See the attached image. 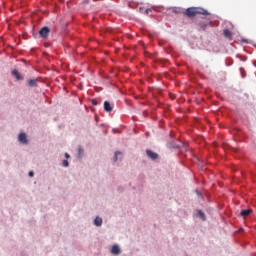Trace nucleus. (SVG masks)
Segmentation results:
<instances>
[{
    "label": "nucleus",
    "instance_id": "423d86ee",
    "mask_svg": "<svg viewBox=\"0 0 256 256\" xmlns=\"http://www.w3.org/2000/svg\"><path fill=\"white\" fill-rule=\"evenodd\" d=\"M146 154H147V156H148L150 159H153V160H155V159H157V157H159V155H158L157 153H155V152H153V151H151V150H147V151H146Z\"/></svg>",
    "mask_w": 256,
    "mask_h": 256
},
{
    "label": "nucleus",
    "instance_id": "f257e3e1",
    "mask_svg": "<svg viewBox=\"0 0 256 256\" xmlns=\"http://www.w3.org/2000/svg\"><path fill=\"white\" fill-rule=\"evenodd\" d=\"M185 15L192 18L195 15H209V12L201 7H190L186 9Z\"/></svg>",
    "mask_w": 256,
    "mask_h": 256
},
{
    "label": "nucleus",
    "instance_id": "20e7f679",
    "mask_svg": "<svg viewBox=\"0 0 256 256\" xmlns=\"http://www.w3.org/2000/svg\"><path fill=\"white\" fill-rule=\"evenodd\" d=\"M112 255H120L121 254V248H119V245L115 244L112 246L111 249Z\"/></svg>",
    "mask_w": 256,
    "mask_h": 256
},
{
    "label": "nucleus",
    "instance_id": "7ed1b4c3",
    "mask_svg": "<svg viewBox=\"0 0 256 256\" xmlns=\"http://www.w3.org/2000/svg\"><path fill=\"white\" fill-rule=\"evenodd\" d=\"M104 111L106 113H111V111H113V105H111L110 101H105L104 102Z\"/></svg>",
    "mask_w": 256,
    "mask_h": 256
},
{
    "label": "nucleus",
    "instance_id": "f8f14e48",
    "mask_svg": "<svg viewBox=\"0 0 256 256\" xmlns=\"http://www.w3.org/2000/svg\"><path fill=\"white\" fill-rule=\"evenodd\" d=\"M199 27L202 29V31H205V27H207V23L200 22Z\"/></svg>",
    "mask_w": 256,
    "mask_h": 256
},
{
    "label": "nucleus",
    "instance_id": "6e6552de",
    "mask_svg": "<svg viewBox=\"0 0 256 256\" xmlns=\"http://www.w3.org/2000/svg\"><path fill=\"white\" fill-rule=\"evenodd\" d=\"M223 34H224V37H226V39H231V37H233V34L231 33L230 29H224Z\"/></svg>",
    "mask_w": 256,
    "mask_h": 256
},
{
    "label": "nucleus",
    "instance_id": "f3484780",
    "mask_svg": "<svg viewBox=\"0 0 256 256\" xmlns=\"http://www.w3.org/2000/svg\"><path fill=\"white\" fill-rule=\"evenodd\" d=\"M35 176V173L33 171H30L29 172V177H34Z\"/></svg>",
    "mask_w": 256,
    "mask_h": 256
},
{
    "label": "nucleus",
    "instance_id": "2eb2a0df",
    "mask_svg": "<svg viewBox=\"0 0 256 256\" xmlns=\"http://www.w3.org/2000/svg\"><path fill=\"white\" fill-rule=\"evenodd\" d=\"M198 215H199L200 217H202L203 219H205V213H203L202 211H199V212H198Z\"/></svg>",
    "mask_w": 256,
    "mask_h": 256
},
{
    "label": "nucleus",
    "instance_id": "6ab92c4d",
    "mask_svg": "<svg viewBox=\"0 0 256 256\" xmlns=\"http://www.w3.org/2000/svg\"><path fill=\"white\" fill-rule=\"evenodd\" d=\"M65 157H66V159H69L70 156H69L68 153H66V154H65Z\"/></svg>",
    "mask_w": 256,
    "mask_h": 256
},
{
    "label": "nucleus",
    "instance_id": "dca6fc26",
    "mask_svg": "<svg viewBox=\"0 0 256 256\" xmlns=\"http://www.w3.org/2000/svg\"><path fill=\"white\" fill-rule=\"evenodd\" d=\"M91 103H92V105H98L97 99H92Z\"/></svg>",
    "mask_w": 256,
    "mask_h": 256
},
{
    "label": "nucleus",
    "instance_id": "f03ea898",
    "mask_svg": "<svg viewBox=\"0 0 256 256\" xmlns=\"http://www.w3.org/2000/svg\"><path fill=\"white\" fill-rule=\"evenodd\" d=\"M49 33H51V29L49 27L44 26L40 31L39 35L42 39H48L49 38Z\"/></svg>",
    "mask_w": 256,
    "mask_h": 256
},
{
    "label": "nucleus",
    "instance_id": "1a4fd4ad",
    "mask_svg": "<svg viewBox=\"0 0 256 256\" xmlns=\"http://www.w3.org/2000/svg\"><path fill=\"white\" fill-rule=\"evenodd\" d=\"M12 75H14V77L17 79V81H22V79H23V76H21V74L17 70H13Z\"/></svg>",
    "mask_w": 256,
    "mask_h": 256
},
{
    "label": "nucleus",
    "instance_id": "a211bd4d",
    "mask_svg": "<svg viewBox=\"0 0 256 256\" xmlns=\"http://www.w3.org/2000/svg\"><path fill=\"white\" fill-rule=\"evenodd\" d=\"M78 151H79V155H81V153H83V149H81V148H78Z\"/></svg>",
    "mask_w": 256,
    "mask_h": 256
},
{
    "label": "nucleus",
    "instance_id": "4468645a",
    "mask_svg": "<svg viewBox=\"0 0 256 256\" xmlns=\"http://www.w3.org/2000/svg\"><path fill=\"white\" fill-rule=\"evenodd\" d=\"M62 165L63 167H69V161L63 160Z\"/></svg>",
    "mask_w": 256,
    "mask_h": 256
},
{
    "label": "nucleus",
    "instance_id": "0eeeda50",
    "mask_svg": "<svg viewBox=\"0 0 256 256\" xmlns=\"http://www.w3.org/2000/svg\"><path fill=\"white\" fill-rule=\"evenodd\" d=\"M253 213L252 209L242 210L240 215L241 217H249Z\"/></svg>",
    "mask_w": 256,
    "mask_h": 256
},
{
    "label": "nucleus",
    "instance_id": "39448f33",
    "mask_svg": "<svg viewBox=\"0 0 256 256\" xmlns=\"http://www.w3.org/2000/svg\"><path fill=\"white\" fill-rule=\"evenodd\" d=\"M18 141L20 142V143H23V145H27V134H25V133H20V135H19V138H18Z\"/></svg>",
    "mask_w": 256,
    "mask_h": 256
},
{
    "label": "nucleus",
    "instance_id": "ddd939ff",
    "mask_svg": "<svg viewBox=\"0 0 256 256\" xmlns=\"http://www.w3.org/2000/svg\"><path fill=\"white\" fill-rule=\"evenodd\" d=\"M118 155H121V152H119V151H116L115 152V155H114V161H117L118 160Z\"/></svg>",
    "mask_w": 256,
    "mask_h": 256
},
{
    "label": "nucleus",
    "instance_id": "9b49d317",
    "mask_svg": "<svg viewBox=\"0 0 256 256\" xmlns=\"http://www.w3.org/2000/svg\"><path fill=\"white\" fill-rule=\"evenodd\" d=\"M28 85L29 87H37V79H30Z\"/></svg>",
    "mask_w": 256,
    "mask_h": 256
},
{
    "label": "nucleus",
    "instance_id": "9d476101",
    "mask_svg": "<svg viewBox=\"0 0 256 256\" xmlns=\"http://www.w3.org/2000/svg\"><path fill=\"white\" fill-rule=\"evenodd\" d=\"M94 225H96V227H101V225H103V219L96 217L94 220Z\"/></svg>",
    "mask_w": 256,
    "mask_h": 256
}]
</instances>
